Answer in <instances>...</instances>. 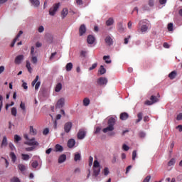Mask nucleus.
I'll use <instances>...</instances> for the list:
<instances>
[{"mask_svg":"<svg viewBox=\"0 0 182 182\" xmlns=\"http://www.w3.org/2000/svg\"><path fill=\"white\" fill-rule=\"evenodd\" d=\"M103 173H104V175H105V176H109V173H110V171H109V168L105 167V168H104Z\"/></svg>","mask_w":182,"mask_h":182,"instance_id":"nucleus-45","label":"nucleus"},{"mask_svg":"<svg viewBox=\"0 0 182 182\" xmlns=\"http://www.w3.org/2000/svg\"><path fill=\"white\" fill-rule=\"evenodd\" d=\"M22 87H23L25 90H28V84L26 82H23Z\"/></svg>","mask_w":182,"mask_h":182,"instance_id":"nucleus-58","label":"nucleus"},{"mask_svg":"<svg viewBox=\"0 0 182 182\" xmlns=\"http://www.w3.org/2000/svg\"><path fill=\"white\" fill-rule=\"evenodd\" d=\"M22 33H23V31H20L18 32V33L17 34L16 38L13 40V42L11 44V48H14V46H15V43H16L17 41H19V38H21V35H22Z\"/></svg>","mask_w":182,"mask_h":182,"instance_id":"nucleus-11","label":"nucleus"},{"mask_svg":"<svg viewBox=\"0 0 182 182\" xmlns=\"http://www.w3.org/2000/svg\"><path fill=\"white\" fill-rule=\"evenodd\" d=\"M65 69H66L67 72H70V70H72V69H73V64L72 63H67V65L65 66Z\"/></svg>","mask_w":182,"mask_h":182,"instance_id":"nucleus-25","label":"nucleus"},{"mask_svg":"<svg viewBox=\"0 0 182 182\" xmlns=\"http://www.w3.org/2000/svg\"><path fill=\"white\" fill-rule=\"evenodd\" d=\"M55 151H60V152L63 151V146H62L60 144H56L55 145Z\"/></svg>","mask_w":182,"mask_h":182,"instance_id":"nucleus-35","label":"nucleus"},{"mask_svg":"<svg viewBox=\"0 0 182 182\" xmlns=\"http://www.w3.org/2000/svg\"><path fill=\"white\" fill-rule=\"evenodd\" d=\"M22 60H23V55H20L16 57L14 63L16 65H21Z\"/></svg>","mask_w":182,"mask_h":182,"instance_id":"nucleus-15","label":"nucleus"},{"mask_svg":"<svg viewBox=\"0 0 182 182\" xmlns=\"http://www.w3.org/2000/svg\"><path fill=\"white\" fill-rule=\"evenodd\" d=\"M9 148H10V149L11 150V151H14V150H15V146H14V144H12V143H9Z\"/></svg>","mask_w":182,"mask_h":182,"instance_id":"nucleus-56","label":"nucleus"},{"mask_svg":"<svg viewBox=\"0 0 182 182\" xmlns=\"http://www.w3.org/2000/svg\"><path fill=\"white\" fill-rule=\"evenodd\" d=\"M9 156L11 159L12 163H16V155L15 154V153L14 152H11Z\"/></svg>","mask_w":182,"mask_h":182,"instance_id":"nucleus-27","label":"nucleus"},{"mask_svg":"<svg viewBox=\"0 0 182 182\" xmlns=\"http://www.w3.org/2000/svg\"><path fill=\"white\" fill-rule=\"evenodd\" d=\"M90 104V100H89L88 98H85L83 100L84 106H89Z\"/></svg>","mask_w":182,"mask_h":182,"instance_id":"nucleus-39","label":"nucleus"},{"mask_svg":"<svg viewBox=\"0 0 182 182\" xmlns=\"http://www.w3.org/2000/svg\"><path fill=\"white\" fill-rule=\"evenodd\" d=\"M85 136H86V132H85V130L83 129H80L77 134V139L79 140H83V139H85Z\"/></svg>","mask_w":182,"mask_h":182,"instance_id":"nucleus-10","label":"nucleus"},{"mask_svg":"<svg viewBox=\"0 0 182 182\" xmlns=\"http://www.w3.org/2000/svg\"><path fill=\"white\" fill-rule=\"evenodd\" d=\"M174 164H176V159H171L168 163V166H174Z\"/></svg>","mask_w":182,"mask_h":182,"instance_id":"nucleus-40","label":"nucleus"},{"mask_svg":"<svg viewBox=\"0 0 182 182\" xmlns=\"http://www.w3.org/2000/svg\"><path fill=\"white\" fill-rule=\"evenodd\" d=\"M147 22H148L147 19L141 20L139 22V26H141L140 31L142 33H146V32L149 31V27L150 26V23Z\"/></svg>","mask_w":182,"mask_h":182,"instance_id":"nucleus-3","label":"nucleus"},{"mask_svg":"<svg viewBox=\"0 0 182 182\" xmlns=\"http://www.w3.org/2000/svg\"><path fill=\"white\" fill-rule=\"evenodd\" d=\"M82 159V156H80V154H75L74 156V160L75 161H79Z\"/></svg>","mask_w":182,"mask_h":182,"instance_id":"nucleus-37","label":"nucleus"},{"mask_svg":"<svg viewBox=\"0 0 182 182\" xmlns=\"http://www.w3.org/2000/svg\"><path fill=\"white\" fill-rule=\"evenodd\" d=\"M31 55H32V56L35 55V47L33 46L31 47Z\"/></svg>","mask_w":182,"mask_h":182,"instance_id":"nucleus-55","label":"nucleus"},{"mask_svg":"<svg viewBox=\"0 0 182 182\" xmlns=\"http://www.w3.org/2000/svg\"><path fill=\"white\" fill-rule=\"evenodd\" d=\"M100 173V168H93V174L95 177H97Z\"/></svg>","mask_w":182,"mask_h":182,"instance_id":"nucleus-26","label":"nucleus"},{"mask_svg":"<svg viewBox=\"0 0 182 182\" xmlns=\"http://www.w3.org/2000/svg\"><path fill=\"white\" fill-rule=\"evenodd\" d=\"M96 41V38L95 36L92 35H89L87 38V42L89 43V45H93L95 43V41Z\"/></svg>","mask_w":182,"mask_h":182,"instance_id":"nucleus-14","label":"nucleus"},{"mask_svg":"<svg viewBox=\"0 0 182 182\" xmlns=\"http://www.w3.org/2000/svg\"><path fill=\"white\" fill-rule=\"evenodd\" d=\"M38 166H39V163H38L37 161H34L31 164V166L33 167V168H36V167H38Z\"/></svg>","mask_w":182,"mask_h":182,"instance_id":"nucleus-43","label":"nucleus"},{"mask_svg":"<svg viewBox=\"0 0 182 182\" xmlns=\"http://www.w3.org/2000/svg\"><path fill=\"white\" fill-rule=\"evenodd\" d=\"M108 126L102 129L103 133H107V132H113L114 130V125L116 124V119L110 117L107 122Z\"/></svg>","mask_w":182,"mask_h":182,"instance_id":"nucleus-2","label":"nucleus"},{"mask_svg":"<svg viewBox=\"0 0 182 182\" xmlns=\"http://www.w3.org/2000/svg\"><path fill=\"white\" fill-rule=\"evenodd\" d=\"M104 60L105 61V63H112V60H110V56L109 55H105L103 57Z\"/></svg>","mask_w":182,"mask_h":182,"instance_id":"nucleus-34","label":"nucleus"},{"mask_svg":"<svg viewBox=\"0 0 182 182\" xmlns=\"http://www.w3.org/2000/svg\"><path fill=\"white\" fill-rule=\"evenodd\" d=\"M97 68V63H94L89 68V70H93V69H96Z\"/></svg>","mask_w":182,"mask_h":182,"instance_id":"nucleus-54","label":"nucleus"},{"mask_svg":"<svg viewBox=\"0 0 182 182\" xmlns=\"http://www.w3.org/2000/svg\"><path fill=\"white\" fill-rule=\"evenodd\" d=\"M56 54H57L56 52L51 53V55L50 57V60H52V59H53V58H55V56H56Z\"/></svg>","mask_w":182,"mask_h":182,"instance_id":"nucleus-61","label":"nucleus"},{"mask_svg":"<svg viewBox=\"0 0 182 182\" xmlns=\"http://www.w3.org/2000/svg\"><path fill=\"white\" fill-rule=\"evenodd\" d=\"M163 46H164V48H165L166 49H168V48H170V45H168L167 43H164Z\"/></svg>","mask_w":182,"mask_h":182,"instance_id":"nucleus-63","label":"nucleus"},{"mask_svg":"<svg viewBox=\"0 0 182 182\" xmlns=\"http://www.w3.org/2000/svg\"><path fill=\"white\" fill-rule=\"evenodd\" d=\"M65 105V99L60 98L58 100L56 104V107L58 109H61V107H63V105Z\"/></svg>","mask_w":182,"mask_h":182,"instance_id":"nucleus-16","label":"nucleus"},{"mask_svg":"<svg viewBox=\"0 0 182 182\" xmlns=\"http://www.w3.org/2000/svg\"><path fill=\"white\" fill-rule=\"evenodd\" d=\"M23 137L27 140L24 142V144H26L27 146H33L31 147L25 148L26 151H33L36 149L35 146H39V142L35 141V138L29 139L28 134H25Z\"/></svg>","mask_w":182,"mask_h":182,"instance_id":"nucleus-1","label":"nucleus"},{"mask_svg":"<svg viewBox=\"0 0 182 182\" xmlns=\"http://www.w3.org/2000/svg\"><path fill=\"white\" fill-rule=\"evenodd\" d=\"M68 14H69V11L68 9L66 8L63 9V11H61V18H63V19H65V18L68 16Z\"/></svg>","mask_w":182,"mask_h":182,"instance_id":"nucleus-18","label":"nucleus"},{"mask_svg":"<svg viewBox=\"0 0 182 182\" xmlns=\"http://www.w3.org/2000/svg\"><path fill=\"white\" fill-rule=\"evenodd\" d=\"M20 107H21V109H22V110L26 109V108L25 107V104H23V102L21 103Z\"/></svg>","mask_w":182,"mask_h":182,"instance_id":"nucleus-62","label":"nucleus"},{"mask_svg":"<svg viewBox=\"0 0 182 182\" xmlns=\"http://www.w3.org/2000/svg\"><path fill=\"white\" fill-rule=\"evenodd\" d=\"M39 33H42V32H43V31H45V28H43V26H40L38 27V29Z\"/></svg>","mask_w":182,"mask_h":182,"instance_id":"nucleus-52","label":"nucleus"},{"mask_svg":"<svg viewBox=\"0 0 182 182\" xmlns=\"http://www.w3.org/2000/svg\"><path fill=\"white\" fill-rule=\"evenodd\" d=\"M98 72L100 75H105L106 73V68L103 65H101Z\"/></svg>","mask_w":182,"mask_h":182,"instance_id":"nucleus-30","label":"nucleus"},{"mask_svg":"<svg viewBox=\"0 0 182 182\" xmlns=\"http://www.w3.org/2000/svg\"><path fill=\"white\" fill-rule=\"evenodd\" d=\"M64 161H66V155L62 154L58 158V163L59 164H62V163H64Z\"/></svg>","mask_w":182,"mask_h":182,"instance_id":"nucleus-20","label":"nucleus"},{"mask_svg":"<svg viewBox=\"0 0 182 182\" xmlns=\"http://www.w3.org/2000/svg\"><path fill=\"white\" fill-rule=\"evenodd\" d=\"M137 119L136 120V123H140L141 120H143V112H139L137 114Z\"/></svg>","mask_w":182,"mask_h":182,"instance_id":"nucleus-24","label":"nucleus"},{"mask_svg":"<svg viewBox=\"0 0 182 182\" xmlns=\"http://www.w3.org/2000/svg\"><path fill=\"white\" fill-rule=\"evenodd\" d=\"M18 168L23 173V171H25L26 170V166L23 165V164H20L18 165Z\"/></svg>","mask_w":182,"mask_h":182,"instance_id":"nucleus-29","label":"nucleus"},{"mask_svg":"<svg viewBox=\"0 0 182 182\" xmlns=\"http://www.w3.org/2000/svg\"><path fill=\"white\" fill-rule=\"evenodd\" d=\"M150 100L145 101L144 105H146V106H151V105H154V103H157V102H159V98L154 95H151Z\"/></svg>","mask_w":182,"mask_h":182,"instance_id":"nucleus-5","label":"nucleus"},{"mask_svg":"<svg viewBox=\"0 0 182 182\" xmlns=\"http://www.w3.org/2000/svg\"><path fill=\"white\" fill-rule=\"evenodd\" d=\"M11 182H21V180H19V178L14 176L11 180Z\"/></svg>","mask_w":182,"mask_h":182,"instance_id":"nucleus-42","label":"nucleus"},{"mask_svg":"<svg viewBox=\"0 0 182 182\" xmlns=\"http://www.w3.org/2000/svg\"><path fill=\"white\" fill-rule=\"evenodd\" d=\"M93 164V158L92 156H90L89 158V166H92Z\"/></svg>","mask_w":182,"mask_h":182,"instance_id":"nucleus-59","label":"nucleus"},{"mask_svg":"<svg viewBox=\"0 0 182 182\" xmlns=\"http://www.w3.org/2000/svg\"><path fill=\"white\" fill-rule=\"evenodd\" d=\"M176 129H178V132H182V125H178L176 127Z\"/></svg>","mask_w":182,"mask_h":182,"instance_id":"nucleus-64","label":"nucleus"},{"mask_svg":"<svg viewBox=\"0 0 182 182\" xmlns=\"http://www.w3.org/2000/svg\"><path fill=\"white\" fill-rule=\"evenodd\" d=\"M31 62L32 63H38V58H36V56H32L31 57Z\"/></svg>","mask_w":182,"mask_h":182,"instance_id":"nucleus-44","label":"nucleus"},{"mask_svg":"<svg viewBox=\"0 0 182 182\" xmlns=\"http://www.w3.org/2000/svg\"><path fill=\"white\" fill-rule=\"evenodd\" d=\"M117 29L119 33H124L126 28L123 26V22H118L117 24Z\"/></svg>","mask_w":182,"mask_h":182,"instance_id":"nucleus-9","label":"nucleus"},{"mask_svg":"<svg viewBox=\"0 0 182 182\" xmlns=\"http://www.w3.org/2000/svg\"><path fill=\"white\" fill-rule=\"evenodd\" d=\"M176 120H182V113H179L176 117Z\"/></svg>","mask_w":182,"mask_h":182,"instance_id":"nucleus-57","label":"nucleus"},{"mask_svg":"<svg viewBox=\"0 0 182 182\" xmlns=\"http://www.w3.org/2000/svg\"><path fill=\"white\" fill-rule=\"evenodd\" d=\"M105 42L107 46H112L113 45V39L109 36L105 38Z\"/></svg>","mask_w":182,"mask_h":182,"instance_id":"nucleus-13","label":"nucleus"},{"mask_svg":"<svg viewBox=\"0 0 182 182\" xmlns=\"http://www.w3.org/2000/svg\"><path fill=\"white\" fill-rule=\"evenodd\" d=\"M75 144H76V141H75V139H71L68 140V146L69 147V149H72V147H73Z\"/></svg>","mask_w":182,"mask_h":182,"instance_id":"nucleus-19","label":"nucleus"},{"mask_svg":"<svg viewBox=\"0 0 182 182\" xmlns=\"http://www.w3.org/2000/svg\"><path fill=\"white\" fill-rule=\"evenodd\" d=\"M37 134V131L36 129L33 128V126L30 127V134H32V136H36Z\"/></svg>","mask_w":182,"mask_h":182,"instance_id":"nucleus-33","label":"nucleus"},{"mask_svg":"<svg viewBox=\"0 0 182 182\" xmlns=\"http://www.w3.org/2000/svg\"><path fill=\"white\" fill-rule=\"evenodd\" d=\"M122 149H123V150H124V151H129L130 148L126 144H124L122 145Z\"/></svg>","mask_w":182,"mask_h":182,"instance_id":"nucleus-47","label":"nucleus"},{"mask_svg":"<svg viewBox=\"0 0 182 182\" xmlns=\"http://www.w3.org/2000/svg\"><path fill=\"white\" fill-rule=\"evenodd\" d=\"M21 159H22V160H24V161H28V160H29V159H31V156H29V154H22Z\"/></svg>","mask_w":182,"mask_h":182,"instance_id":"nucleus-31","label":"nucleus"},{"mask_svg":"<svg viewBox=\"0 0 182 182\" xmlns=\"http://www.w3.org/2000/svg\"><path fill=\"white\" fill-rule=\"evenodd\" d=\"M30 2L32 4V5H33V6H36V8H38V6L41 5L39 0H30Z\"/></svg>","mask_w":182,"mask_h":182,"instance_id":"nucleus-22","label":"nucleus"},{"mask_svg":"<svg viewBox=\"0 0 182 182\" xmlns=\"http://www.w3.org/2000/svg\"><path fill=\"white\" fill-rule=\"evenodd\" d=\"M38 80L39 75H36L34 80H33V82H31V86H35L36 90H38V89H39V87H41V81Z\"/></svg>","mask_w":182,"mask_h":182,"instance_id":"nucleus-6","label":"nucleus"},{"mask_svg":"<svg viewBox=\"0 0 182 182\" xmlns=\"http://www.w3.org/2000/svg\"><path fill=\"white\" fill-rule=\"evenodd\" d=\"M136 157H137V151L134 150L132 152V160H136Z\"/></svg>","mask_w":182,"mask_h":182,"instance_id":"nucleus-48","label":"nucleus"},{"mask_svg":"<svg viewBox=\"0 0 182 182\" xmlns=\"http://www.w3.org/2000/svg\"><path fill=\"white\" fill-rule=\"evenodd\" d=\"M73 126V124L70 122L65 123L64 125V132L65 133H69L70 130H72Z\"/></svg>","mask_w":182,"mask_h":182,"instance_id":"nucleus-7","label":"nucleus"},{"mask_svg":"<svg viewBox=\"0 0 182 182\" xmlns=\"http://www.w3.org/2000/svg\"><path fill=\"white\" fill-rule=\"evenodd\" d=\"M6 146H8V139L6 138V136H4L3 137V140L1 141V147H6Z\"/></svg>","mask_w":182,"mask_h":182,"instance_id":"nucleus-23","label":"nucleus"},{"mask_svg":"<svg viewBox=\"0 0 182 182\" xmlns=\"http://www.w3.org/2000/svg\"><path fill=\"white\" fill-rule=\"evenodd\" d=\"M97 83L100 86H104V85H107V78L101 77L98 78V80H97Z\"/></svg>","mask_w":182,"mask_h":182,"instance_id":"nucleus-8","label":"nucleus"},{"mask_svg":"<svg viewBox=\"0 0 182 182\" xmlns=\"http://www.w3.org/2000/svg\"><path fill=\"white\" fill-rule=\"evenodd\" d=\"M119 119L121 120H127L129 119V114L127 112L121 113Z\"/></svg>","mask_w":182,"mask_h":182,"instance_id":"nucleus-17","label":"nucleus"},{"mask_svg":"<svg viewBox=\"0 0 182 182\" xmlns=\"http://www.w3.org/2000/svg\"><path fill=\"white\" fill-rule=\"evenodd\" d=\"M85 33H86V26L85 24H82L79 28L80 36H83Z\"/></svg>","mask_w":182,"mask_h":182,"instance_id":"nucleus-12","label":"nucleus"},{"mask_svg":"<svg viewBox=\"0 0 182 182\" xmlns=\"http://www.w3.org/2000/svg\"><path fill=\"white\" fill-rule=\"evenodd\" d=\"M139 136L141 139H144V137H146V133H144V132H139Z\"/></svg>","mask_w":182,"mask_h":182,"instance_id":"nucleus-46","label":"nucleus"},{"mask_svg":"<svg viewBox=\"0 0 182 182\" xmlns=\"http://www.w3.org/2000/svg\"><path fill=\"white\" fill-rule=\"evenodd\" d=\"M149 6H154V0H149Z\"/></svg>","mask_w":182,"mask_h":182,"instance_id":"nucleus-60","label":"nucleus"},{"mask_svg":"<svg viewBox=\"0 0 182 182\" xmlns=\"http://www.w3.org/2000/svg\"><path fill=\"white\" fill-rule=\"evenodd\" d=\"M168 30L169 31V32L173 31V23H169L168 24Z\"/></svg>","mask_w":182,"mask_h":182,"instance_id":"nucleus-50","label":"nucleus"},{"mask_svg":"<svg viewBox=\"0 0 182 182\" xmlns=\"http://www.w3.org/2000/svg\"><path fill=\"white\" fill-rule=\"evenodd\" d=\"M177 76V71L174 70L170 73L168 75L169 79L173 80V79H176V77Z\"/></svg>","mask_w":182,"mask_h":182,"instance_id":"nucleus-21","label":"nucleus"},{"mask_svg":"<svg viewBox=\"0 0 182 182\" xmlns=\"http://www.w3.org/2000/svg\"><path fill=\"white\" fill-rule=\"evenodd\" d=\"M114 23V20H113L112 18H109L107 21H106V25L107 26H112Z\"/></svg>","mask_w":182,"mask_h":182,"instance_id":"nucleus-28","label":"nucleus"},{"mask_svg":"<svg viewBox=\"0 0 182 182\" xmlns=\"http://www.w3.org/2000/svg\"><path fill=\"white\" fill-rule=\"evenodd\" d=\"M60 6V3L54 4L53 6L49 9V15L50 16H55L56 12H58V8Z\"/></svg>","mask_w":182,"mask_h":182,"instance_id":"nucleus-4","label":"nucleus"},{"mask_svg":"<svg viewBox=\"0 0 182 182\" xmlns=\"http://www.w3.org/2000/svg\"><path fill=\"white\" fill-rule=\"evenodd\" d=\"M22 140V138L19 136V135L16 134L14 135V143H19Z\"/></svg>","mask_w":182,"mask_h":182,"instance_id":"nucleus-36","label":"nucleus"},{"mask_svg":"<svg viewBox=\"0 0 182 182\" xmlns=\"http://www.w3.org/2000/svg\"><path fill=\"white\" fill-rule=\"evenodd\" d=\"M100 166V164H99V161L97 160H95L94 161V168H99Z\"/></svg>","mask_w":182,"mask_h":182,"instance_id":"nucleus-49","label":"nucleus"},{"mask_svg":"<svg viewBox=\"0 0 182 182\" xmlns=\"http://www.w3.org/2000/svg\"><path fill=\"white\" fill-rule=\"evenodd\" d=\"M11 114L12 116H14V117H16V114H18V111L16 110V107L11 108Z\"/></svg>","mask_w":182,"mask_h":182,"instance_id":"nucleus-38","label":"nucleus"},{"mask_svg":"<svg viewBox=\"0 0 182 182\" xmlns=\"http://www.w3.org/2000/svg\"><path fill=\"white\" fill-rule=\"evenodd\" d=\"M49 134V128H46L43 131V134L44 136H46V134Z\"/></svg>","mask_w":182,"mask_h":182,"instance_id":"nucleus-53","label":"nucleus"},{"mask_svg":"<svg viewBox=\"0 0 182 182\" xmlns=\"http://www.w3.org/2000/svg\"><path fill=\"white\" fill-rule=\"evenodd\" d=\"M26 68L28 69L29 73H32V67H31V63L29 62V60L26 61Z\"/></svg>","mask_w":182,"mask_h":182,"instance_id":"nucleus-32","label":"nucleus"},{"mask_svg":"<svg viewBox=\"0 0 182 182\" xmlns=\"http://www.w3.org/2000/svg\"><path fill=\"white\" fill-rule=\"evenodd\" d=\"M76 5L80 6V5H83V0H75Z\"/></svg>","mask_w":182,"mask_h":182,"instance_id":"nucleus-51","label":"nucleus"},{"mask_svg":"<svg viewBox=\"0 0 182 182\" xmlns=\"http://www.w3.org/2000/svg\"><path fill=\"white\" fill-rule=\"evenodd\" d=\"M60 90H62V84L58 83L55 87V92H59Z\"/></svg>","mask_w":182,"mask_h":182,"instance_id":"nucleus-41","label":"nucleus"}]
</instances>
